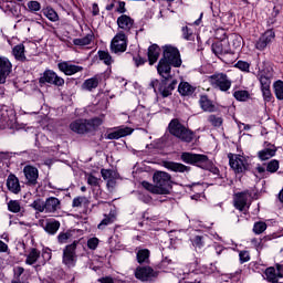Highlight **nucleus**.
Instances as JSON below:
<instances>
[{"mask_svg":"<svg viewBox=\"0 0 283 283\" xmlns=\"http://www.w3.org/2000/svg\"><path fill=\"white\" fill-rule=\"evenodd\" d=\"M275 40V32L273 30H268L260 36V39L255 43L256 50H266V46L270 45V43H273Z\"/></svg>","mask_w":283,"mask_h":283,"instance_id":"obj_18","label":"nucleus"},{"mask_svg":"<svg viewBox=\"0 0 283 283\" xmlns=\"http://www.w3.org/2000/svg\"><path fill=\"white\" fill-rule=\"evenodd\" d=\"M276 273L279 275V280L280 277H283V265H276Z\"/></svg>","mask_w":283,"mask_h":283,"instance_id":"obj_64","label":"nucleus"},{"mask_svg":"<svg viewBox=\"0 0 283 283\" xmlns=\"http://www.w3.org/2000/svg\"><path fill=\"white\" fill-rule=\"evenodd\" d=\"M233 96L235 99L244 102L249 98V92L248 91H235L233 93Z\"/></svg>","mask_w":283,"mask_h":283,"instance_id":"obj_49","label":"nucleus"},{"mask_svg":"<svg viewBox=\"0 0 283 283\" xmlns=\"http://www.w3.org/2000/svg\"><path fill=\"white\" fill-rule=\"evenodd\" d=\"M251 198V192L249 190L237 192L234 195V207L239 211H244V207H247V202Z\"/></svg>","mask_w":283,"mask_h":283,"instance_id":"obj_19","label":"nucleus"},{"mask_svg":"<svg viewBox=\"0 0 283 283\" xmlns=\"http://www.w3.org/2000/svg\"><path fill=\"white\" fill-rule=\"evenodd\" d=\"M117 25L120 28V30H124L125 32H129L132 28H134V19L127 14H122L117 18Z\"/></svg>","mask_w":283,"mask_h":283,"instance_id":"obj_22","label":"nucleus"},{"mask_svg":"<svg viewBox=\"0 0 283 283\" xmlns=\"http://www.w3.org/2000/svg\"><path fill=\"white\" fill-rule=\"evenodd\" d=\"M99 125H103V119L98 117L92 119H77L70 124V129L75 134H88V132H96Z\"/></svg>","mask_w":283,"mask_h":283,"instance_id":"obj_5","label":"nucleus"},{"mask_svg":"<svg viewBox=\"0 0 283 283\" xmlns=\"http://www.w3.org/2000/svg\"><path fill=\"white\" fill-rule=\"evenodd\" d=\"M264 231H266V223H264L262 221H259V222L254 223L253 232L256 235H260V233H264Z\"/></svg>","mask_w":283,"mask_h":283,"instance_id":"obj_48","label":"nucleus"},{"mask_svg":"<svg viewBox=\"0 0 283 283\" xmlns=\"http://www.w3.org/2000/svg\"><path fill=\"white\" fill-rule=\"evenodd\" d=\"M114 222V216L112 214H105L104 219L101 221V223L97 226V229H105L108 227V224H113Z\"/></svg>","mask_w":283,"mask_h":283,"instance_id":"obj_45","label":"nucleus"},{"mask_svg":"<svg viewBox=\"0 0 283 283\" xmlns=\"http://www.w3.org/2000/svg\"><path fill=\"white\" fill-rule=\"evenodd\" d=\"M71 238H74V230H66L57 234V242L59 244H67Z\"/></svg>","mask_w":283,"mask_h":283,"instance_id":"obj_35","label":"nucleus"},{"mask_svg":"<svg viewBox=\"0 0 283 283\" xmlns=\"http://www.w3.org/2000/svg\"><path fill=\"white\" fill-rule=\"evenodd\" d=\"M87 185H91V187H98V178L95 176L90 175L87 177Z\"/></svg>","mask_w":283,"mask_h":283,"instance_id":"obj_57","label":"nucleus"},{"mask_svg":"<svg viewBox=\"0 0 283 283\" xmlns=\"http://www.w3.org/2000/svg\"><path fill=\"white\" fill-rule=\"evenodd\" d=\"M7 187L11 193H19L21 191V184H19V178L14 175H9L7 179Z\"/></svg>","mask_w":283,"mask_h":283,"instance_id":"obj_24","label":"nucleus"},{"mask_svg":"<svg viewBox=\"0 0 283 283\" xmlns=\"http://www.w3.org/2000/svg\"><path fill=\"white\" fill-rule=\"evenodd\" d=\"M12 54L15 59V61H20L21 63H25L28 61V57L25 56V45L18 44L12 49Z\"/></svg>","mask_w":283,"mask_h":283,"instance_id":"obj_25","label":"nucleus"},{"mask_svg":"<svg viewBox=\"0 0 283 283\" xmlns=\"http://www.w3.org/2000/svg\"><path fill=\"white\" fill-rule=\"evenodd\" d=\"M230 39H231L232 45H233V48H235V50H238V48H242V38L240 34L232 33L230 35Z\"/></svg>","mask_w":283,"mask_h":283,"instance_id":"obj_46","label":"nucleus"},{"mask_svg":"<svg viewBox=\"0 0 283 283\" xmlns=\"http://www.w3.org/2000/svg\"><path fill=\"white\" fill-rule=\"evenodd\" d=\"M234 67H237L241 72H249V70H251V64L247 61L239 60L235 63Z\"/></svg>","mask_w":283,"mask_h":283,"instance_id":"obj_47","label":"nucleus"},{"mask_svg":"<svg viewBox=\"0 0 283 283\" xmlns=\"http://www.w3.org/2000/svg\"><path fill=\"white\" fill-rule=\"evenodd\" d=\"M78 247V241H73L71 244L65 245L62 254V262L67 269H74L78 256L76 255V248Z\"/></svg>","mask_w":283,"mask_h":283,"instance_id":"obj_8","label":"nucleus"},{"mask_svg":"<svg viewBox=\"0 0 283 283\" xmlns=\"http://www.w3.org/2000/svg\"><path fill=\"white\" fill-rule=\"evenodd\" d=\"M192 244H193V247H197L198 249H202V247H205V241H202L201 235H197V237H195Z\"/></svg>","mask_w":283,"mask_h":283,"instance_id":"obj_54","label":"nucleus"},{"mask_svg":"<svg viewBox=\"0 0 283 283\" xmlns=\"http://www.w3.org/2000/svg\"><path fill=\"white\" fill-rule=\"evenodd\" d=\"M211 50L216 56H222L224 54H233L231 45H229V40L226 38L221 39L220 42L213 43Z\"/></svg>","mask_w":283,"mask_h":283,"instance_id":"obj_14","label":"nucleus"},{"mask_svg":"<svg viewBox=\"0 0 283 283\" xmlns=\"http://www.w3.org/2000/svg\"><path fill=\"white\" fill-rule=\"evenodd\" d=\"M280 169V161L276 159H272L266 164V167L258 164L255 167V176L256 178H269L271 174L277 172Z\"/></svg>","mask_w":283,"mask_h":283,"instance_id":"obj_9","label":"nucleus"},{"mask_svg":"<svg viewBox=\"0 0 283 283\" xmlns=\"http://www.w3.org/2000/svg\"><path fill=\"white\" fill-rule=\"evenodd\" d=\"M182 36L186 41H193V31L189 27H184L181 29Z\"/></svg>","mask_w":283,"mask_h":283,"instance_id":"obj_50","label":"nucleus"},{"mask_svg":"<svg viewBox=\"0 0 283 283\" xmlns=\"http://www.w3.org/2000/svg\"><path fill=\"white\" fill-rule=\"evenodd\" d=\"M101 75H95L84 81V83L82 84V90H85L86 92H94V90L98 87Z\"/></svg>","mask_w":283,"mask_h":283,"instance_id":"obj_23","label":"nucleus"},{"mask_svg":"<svg viewBox=\"0 0 283 283\" xmlns=\"http://www.w3.org/2000/svg\"><path fill=\"white\" fill-rule=\"evenodd\" d=\"M229 165L235 174H244L249 169V161L241 155L229 154Z\"/></svg>","mask_w":283,"mask_h":283,"instance_id":"obj_10","label":"nucleus"},{"mask_svg":"<svg viewBox=\"0 0 283 283\" xmlns=\"http://www.w3.org/2000/svg\"><path fill=\"white\" fill-rule=\"evenodd\" d=\"M41 258V252L36 249H31L29 254L27 255L25 264L32 266V264H36V261Z\"/></svg>","mask_w":283,"mask_h":283,"instance_id":"obj_36","label":"nucleus"},{"mask_svg":"<svg viewBox=\"0 0 283 283\" xmlns=\"http://www.w3.org/2000/svg\"><path fill=\"white\" fill-rule=\"evenodd\" d=\"M265 279L268 280V282L271 283H277L280 282V276L277 275V270H275V268L271 266L268 268L264 272Z\"/></svg>","mask_w":283,"mask_h":283,"instance_id":"obj_34","label":"nucleus"},{"mask_svg":"<svg viewBox=\"0 0 283 283\" xmlns=\"http://www.w3.org/2000/svg\"><path fill=\"white\" fill-rule=\"evenodd\" d=\"M8 209L11 213H20L21 212V202L18 200H10L8 202Z\"/></svg>","mask_w":283,"mask_h":283,"instance_id":"obj_43","label":"nucleus"},{"mask_svg":"<svg viewBox=\"0 0 283 283\" xmlns=\"http://www.w3.org/2000/svg\"><path fill=\"white\" fill-rule=\"evenodd\" d=\"M61 229V222L56 220H52L46 222L44 227V231L49 233V235H56V232Z\"/></svg>","mask_w":283,"mask_h":283,"instance_id":"obj_33","label":"nucleus"},{"mask_svg":"<svg viewBox=\"0 0 283 283\" xmlns=\"http://www.w3.org/2000/svg\"><path fill=\"white\" fill-rule=\"evenodd\" d=\"M57 69L60 70V72H63L65 76H74V74H78V72H83V66L72 64L71 62H67V61L57 63Z\"/></svg>","mask_w":283,"mask_h":283,"instance_id":"obj_17","label":"nucleus"},{"mask_svg":"<svg viewBox=\"0 0 283 283\" xmlns=\"http://www.w3.org/2000/svg\"><path fill=\"white\" fill-rule=\"evenodd\" d=\"M27 8H28L29 12L36 14V12L41 11V2H39L36 0H31L27 3Z\"/></svg>","mask_w":283,"mask_h":283,"instance_id":"obj_42","label":"nucleus"},{"mask_svg":"<svg viewBox=\"0 0 283 283\" xmlns=\"http://www.w3.org/2000/svg\"><path fill=\"white\" fill-rule=\"evenodd\" d=\"M111 176H112L111 170L102 169V178H104V180H107V178H109Z\"/></svg>","mask_w":283,"mask_h":283,"instance_id":"obj_63","label":"nucleus"},{"mask_svg":"<svg viewBox=\"0 0 283 283\" xmlns=\"http://www.w3.org/2000/svg\"><path fill=\"white\" fill-rule=\"evenodd\" d=\"M199 105L203 112H216V105H213V102L209 99V96L201 95L199 99Z\"/></svg>","mask_w":283,"mask_h":283,"instance_id":"obj_26","label":"nucleus"},{"mask_svg":"<svg viewBox=\"0 0 283 283\" xmlns=\"http://www.w3.org/2000/svg\"><path fill=\"white\" fill-rule=\"evenodd\" d=\"M277 149L275 146H271L269 148H264L258 153V156L261 160H271L273 156H275Z\"/></svg>","mask_w":283,"mask_h":283,"instance_id":"obj_31","label":"nucleus"},{"mask_svg":"<svg viewBox=\"0 0 283 283\" xmlns=\"http://www.w3.org/2000/svg\"><path fill=\"white\" fill-rule=\"evenodd\" d=\"M40 83H49L50 85H55L56 87H63V85H65V80L59 76L56 72L46 70L40 77Z\"/></svg>","mask_w":283,"mask_h":283,"instance_id":"obj_12","label":"nucleus"},{"mask_svg":"<svg viewBox=\"0 0 283 283\" xmlns=\"http://www.w3.org/2000/svg\"><path fill=\"white\" fill-rule=\"evenodd\" d=\"M171 65L172 67H180L182 65L180 51L176 46L165 45L163 57L157 65L159 76H169L171 74Z\"/></svg>","mask_w":283,"mask_h":283,"instance_id":"obj_1","label":"nucleus"},{"mask_svg":"<svg viewBox=\"0 0 283 283\" xmlns=\"http://www.w3.org/2000/svg\"><path fill=\"white\" fill-rule=\"evenodd\" d=\"M117 12H119V14H125V12H127V9H125V2L123 1L118 2Z\"/></svg>","mask_w":283,"mask_h":283,"instance_id":"obj_61","label":"nucleus"},{"mask_svg":"<svg viewBox=\"0 0 283 283\" xmlns=\"http://www.w3.org/2000/svg\"><path fill=\"white\" fill-rule=\"evenodd\" d=\"M240 264H244L251 260V254L247 250H242L239 252Z\"/></svg>","mask_w":283,"mask_h":283,"instance_id":"obj_51","label":"nucleus"},{"mask_svg":"<svg viewBox=\"0 0 283 283\" xmlns=\"http://www.w3.org/2000/svg\"><path fill=\"white\" fill-rule=\"evenodd\" d=\"M98 57L105 65H112L114 63V59H112V55L107 51H98Z\"/></svg>","mask_w":283,"mask_h":283,"instance_id":"obj_40","label":"nucleus"},{"mask_svg":"<svg viewBox=\"0 0 283 283\" xmlns=\"http://www.w3.org/2000/svg\"><path fill=\"white\" fill-rule=\"evenodd\" d=\"M43 14L46 17V19H49V21H52L53 23L59 21V13H56L55 10L50 7L43 9Z\"/></svg>","mask_w":283,"mask_h":283,"instance_id":"obj_39","label":"nucleus"},{"mask_svg":"<svg viewBox=\"0 0 283 283\" xmlns=\"http://www.w3.org/2000/svg\"><path fill=\"white\" fill-rule=\"evenodd\" d=\"M134 62L136 67H140V65H145V59L140 57V56H136L134 57Z\"/></svg>","mask_w":283,"mask_h":283,"instance_id":"obj_60","label":"nucleus"},{"mask_svg":"<svg viewBox=\"0 0 283 283\" xmlns=\"http://www.w3.org/2000/svg\"><path fill=\"white\" fill-rule=\"evenodd\" d=\"M101 10L98 9V4L97 3H93L92 6V14L93 17H98Z\"/></svg>","mask_w":283,"mask_h":283,"instance_id":"obj_62","label":"nucleus"},{"mask_svg":"<svg viewBox=\"0 0 283 283\" xmlns=\"http://www.w3.org/2000/svg\"><path fill=\"white\" fill-rule=\"evenodd\" d=\"M12 72V62L6 56H0V85H6L8 76Z\"/></svg>","mask_w":283,"mask_h":283,"instance_id":"obj_13","label":"nucleus"},{"mask_svg":"<svg viewBox=\"0 0 283 283\" xmlns=\"http://www.w3.org/2000/svg\"><path fill=\"white\" fill-rule=\"evenodd\" d=\"M275 96L279 101H283V82L281 80L273 84Z\"/></svg>","mask_w":283,"mask_h":283,"instance_id":"obj_41","label":"nucleus"},{"mask_svg":"<svg viewBox=\"0 0 283 283\" xmlns=\"http://www.w3.org/2000/svg\"><path fill=\"white\" fill-rule=\"evenodd\" d=\"M168 129L171 136H175V138H178L182 143H191V140H193V130L180 123L179 119L170 120Z\"/></svg>","mask_w":283,"mask_h":283,"instance_id":"obj_4","label":"nucleus"},{"mask_svg":"<svg viewBox=\"0 0 283 283\" xmlns=\"http://www.w3.org/2000/svg\"><path fill=\"white\" fill-rule=\"evenodd\" d=\"M181 160L187 165H196V167H200V169L211 168V160H209V157L207 155L182 153Z\"/></svg>","mask_w":283,"mask_h":283,"instance_id":"obj_6","label":"nucleus"},{"mask_svg":"<svg viewBox=\"0 0 283 283\" xmlns=\"http://www.w3.org/2000/svg\"><path fill=\"white\" fill-rule=\"evenodd\" d=\"M87 247L92 251H96V249L98 248V238H91V239H88Z\"/></svg>","mask_w":283,"mask_h":283,"instance_id":"obj_52","label":"nucleus"},{"mask_svg":"<svg viewBox=\"0 0 283 283\" xmlns=\"http://www.w3.org/2000/svg\"><path fill=\"white\" fill-rule=\"evenodd\" d=\"M251 244L252 247H254V249H256V251H262V249L264 248V245L262 244V239H252Z\"/></svg>","mask_w":283,"mask_h":283,"instance_id":"obj_53","label":"nucleus"},{"mask_svg":"<svg viewBox=\"0 0 283 283\" xmlns=\"http://www.w3.org/2000/svg\"><path fill=\"white\" fill-rule=\"evenodd\" d=\"M83 202H85V197H77L73 199L72 207H82Z\"/></svg>","mask_w":283,"mask_h":283,"instance_id":"obj_56","label":"nucleus"},{"mask_svg":"<svg viewBox=\"0 0 283 283\" xmlns=\"http://www.w3.org/2000/svg\"><path fill=\"white\" fill-rule=\"evenodd\" d=\"M153 180L154 185L148 181H143L142 185L144 189L159 196L169 193V189H171V175L165 171H157L154 174Z\"/></svg>","mask_w":283,"mask_h":283,"instance_id":"obj_2","label":"nucleus"},{"mask_svg":"<svg viewBox=\"0 0 283 283\" xmlns=\"http://www.w3.org/2000/svg\"><path fill=\"white\" fill-rule=\"evenodd\" d=\"M208 123H210L212 127H222L223 119L218 115H210L208 117Z\"/></svg>","mask_w":283,"mask_h":283,"instance_id":"obj_44","label":"nucleus"},{"mask_svg":"<svg viewBox=\"0 0 283 283\" xmlns=\"http://www.w3.org/2000/svg\"><path fill=\"white\" fill-rule=\"evenodd\" d=\"M134 133L132 127H118L115 132L107 134V140H118V138H125V136H129Z\"/></svg>","mask_w":283,"mask_h":283,"instance_id":"obj_20","label":"nucleus"},{"mask_svg":"<svg viewBox=\"0 0 283 283\" xmlns=\"http://www.w3.org/2000/svg\"><path fill=\"white\" fill-rule=\"evenodd\" d=\"M24 178L27 180V185L30 187H34L39 180V169L33 166H24L23 168Z\"/></svg>","mask_w":283,"mask_h":283,"instance_id":"obj_16","label":"nucleus"},{"mask_svg":"<svg viewBox=\"0 0 283 283\" xmlns=\"http://www.w3.org/2000/svg\"><path fill=\"white\" fill-rule=\"evenodd\" d=\"M61 209V200L56 197H49L44 201L45 213H56Z\"/></svg>","mask_w":283,"mask_h":283,"instance_id":"obj_21","label":"nucleus"},{"mask_svg":"<svg viewBox=\"0 0 283 283\" xmlns=\"http://www.w3.org/2000/svg\"><path fill=\"white\" fill-rule=\"evenodd\" d=\"M271 78H273V73H271V71H269L268 73H266V71L260 72L259 81L261 83V90L271 87Z\"/></svg>","mask_w":283,"mask_h":283,"instance_id":"obj_28","label":"nucleus"},{"mask_svg":"<svg viewBox=\"0 0 283 283\" xmlns=\"http://www.w3.org/2000/svg\"><path fill=\"white\" fill-rule=\"evenodd\" d=\"M127 50V36L125 33H117L111 42V52L113 54H120Z\"/></svg>","mask_w":283,"mask_h":283,"instance_id":"obj_11","label":"nucleus"},{"mask_svg":"<svg viewBox=\"0 0 283 283\" xmlns=\"http://www.w3.org/2000/svg\"><path fill=\"white\" fill-rule=\"evenodd\" d=\"M208 82L213 90L229 92L231 90V78L226 73L217 72L208 77Z\"/></svg>","mask_w":283,"mask_h":283,"instance_id":"obj_7","label":"nucleus"},{"mask_svg":"<svg viewBox=\"0 0 283 283\" xmlns=\"http://www.w3.org/2000/svg\"><path fill=\"white\" fill-rule=\"evenodd\" d=\"M14 275L13 277H23V273L25 272V269H23L22 266H18V268H14Z\"/></svg>","mask_w":283,"mask_h":283,"instance_id":"obj_58","label":"nucleus"},{"mask_svg":"<svg viewBox=\"0 0 283 283\" xmlns=\"http://www.w3.org/2000/svg\"><path fill=\"white\" fill-rule=\"evenodd\" d=\"M144 220H147L148 222H156L158 220V216L149 217V212H146L144 213Z\"/></svg>","mask_w":283,"mask_h":283,"instance_id":"obj_59","label":"nucleus"},{"mask_svg":"<svg viewBox=\"0 0 283 283\" xmlns=\"http://www.w3.org/2000/svg\"><path fill=\"white\" fill-rule=\"evenodd\" d=\"M261 92H262V94H263L264 101L270 102L271 98H272L271 87L261 88Z\"/></svg>","mask_w":283,"mask_h":283,"instance_id":"obj_55","label":"nucleus"},{"mask_svg":"<svg viewBox=\"0 0 283 283\" xmlns=\"http://www.w3.org/2000/svg\"><path fill=\"white\" fill-rule=\"evenodd\" d=\"M138 264H147L149 262V250L142 249L136 254Z\"/></svg>","mask_w":283,"mask_h":283,"instance_id":"obj_37","label":"nucleus"},{"mask_svg":"<svg viewBox=\"0 0 283 283\" xmlns=\"http://www.w3.org/2000/svg\"><path fill=\"white\" fill-rule=\"evenodd\" d=\"M160 56V46L157 44H153L148 48V61L149 65H154L156 61H158V57Z\"/></svg>","mask_w":283,"mask_h":283,"instance_id":"obj_27","label":"nucleus"},{"mask_svg":"<svg viewBox=\"0 0 283 283\" xmlns=\"http://www.w3.org/2000/svg\"><path fill=\"white\" fill-rule=\"evenodd\" d=\"M166 168L170 169V171H176L179 174H185V171H189L191 169L189 166H186L184 164L174 163V161L167 163Z\"/></svg>","mask_w":283,"mask_h":283,"instance_id":"obj_32","label":"nucleus"},{"mask_svg":"<svg viewBox=\"0 0 283 283\" xmlns=\"http://www.w3.org/2000/svg\"><path fill=\"white\" fill-rule=\"evenodd\" d=\"M178 92L181 96H191L196 92V87L189 84V82H181L178 85Z\"/></svg>","mask_w":283,"mask_h":283,"instance_id":"obj_29","label":"nucleus"},{"mask_svg":"<svg viewBox=\"0 0 283 283\" xmlns=\"http://www.w3.org/2000/svg\"><path fill=\"white\" fill-rule=\"evenodd\" d=\"M31 209H34L35 213H45V201L36 199L30 205Z\"/></svg>","mask_w":283,"mask_h":283,"instance_id":"obj_38","label":"nucleus"},{"mask_svg":"<svg viewBox=\"0 0 283 283\" xmlns=\"http://www.w3.org/2000/svg\"><path fill=\"white\" fill-rule=\"evenodd\" d=\"M161 77H164L163 81L153 80L150 82V87H153L155 94H159L163 98H167L168 96H171V92L176 90L178 81L171 80V73H168V76Z\"/></svg>","mask_w":283,"mask_h":283,"instance_id":"obj_3","label":"nucleus"},{"mask_svg":"<svg viewBox=\"0 0 283 283\" xmlns=\"http://www.w3.org/2000/svg\"><path fill=\"white\" fill-rule=\"evenodd\" d=\"M135 277L142 282H148L151 277H158V272L154 271L150 266H139L135 271Z\"/></svg>","mask_w":283,"mask_h":283,"instance_id":"obj_15","label":"nucleus"},{"mask_svg":"<svg viewBox=\"0 0 283 283\" xmlns=\"http://www.w3.org/2000/svg\"><path fill=\"white\" fill-rule=\"evenodd\" d=\"M94 41V32L87 33L84 38H77L73 40V44L80 48L90 45Z\"/></svg>","mask_w":283,"mask_h":283,"instance_id":"obj_30","label":"nucleus"}]
</instances>
